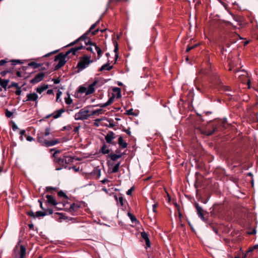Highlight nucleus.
<instances>
[{
  "instance_id": "nucleus-20",
  "label": "nucleus",
  "mask_w": 258,
  "mask_h": 258,
  "mask_svg": "<svg viewBox=\"0 0 258 258\" xmlns=\"http://www.w3.org/2000/svg\"><path fill=\"white\" fill-rule=\"evenodd\" d=\"M64 112H65V109L63 108H61L60 109L56 110L53 113H54L53 118L55 119V118H57L59 117L61 115V114Z\"/></svg>"
},
{
  "instance_id": "nucleus-55",
  "label": "nucleus",
  "mask_w": 258,
  "mask_h": 258,
  "mask_svg": "<svg viewBox=\"0 0 258 258\" xmlns=\"http://www.w3.org/2000/svg\"><path fill=\"white\" fill-rule=\"evenodd\" d=\"M196 46V45H194L192 46H188L186 49V52H188L194 48H195Z\"/></svg>"
},
{
  "instance_id": "nucleus-44",
  "label": "nucleus",
  "mask_w": 258,
  "mask_h": 258,
  "mask_svg": "<svg viewBox=\"0 0 258 258\" xmlns=\"http://www.w3.org/2000/svg\"><path fill=\"white\" fill-rule=\"evenodd\" d=\"M113 91L114 92H117L118 93V95H117V98H119V97H121L120 89V88H117V87L114 88H113Z\"/></svg>"
},
{
  "instance_id": "nucleus-51",
  "label": "nucleus",
  "mask_w": 258,
  "mask_h": 258,
  "mask_svg": "<svg viewBox=\"0 0 258 258\" xmlns=\"http://www.w3.org/2000/svg\"><path fill=\"white\" fill-rule=\"evenodd\" d=\"M61 94H62V92L58 90V91H57V92L56 93V101H57V100L60 97Z\"/></svg>"
},
{
  "instance_id": "nucleus-3",
  "label": "nucleus",
  "mask_w": 258,
  "mask_h": 258,
  "mask_svg": "<svg viewBox=\"0 0 258 258\" xmlns=\"http://www.w3.org/2000/svg\"><path fill=\"white\" fill-rule=\"evenodd\" d=\"M52 151H54V153L53 154L54 161L59 165V166H56L55 169L56 170H60L62 169L63 167L66 168L67 164H70L73 162L74 158L70 154L64 153L62 154L63 156L62 157L61 155L60 156H58V154H60L61 152L60 150L53 149L51 150V152Z\"/></svg>"
},
{
  "instance_id": "nucleus-21",
  "label": "nucleus",
  "mask_w": 258,
  "mask_h": 258,
  "mask_svg": "<svg viewBox=\"0 0 258 258\" xmlns=\"http://www.w3.org/2000/svg\"><path fill=\"white\" fill-rule=\"evenodd\" d=\"M9 82V80H4L0 78V86L5 89V90H7V87Z\"/></svg>"
},
{
  "instance_id": "nucleus-10",
  "label": "nucleus",
  "mask_w": 258,
  "mask_h": 258,
  "mask_svg": "<svg viewBox=\"0 0 258 258\" xmlns=\"http://www.w3.org/2000/svg\"><path fill=\"white\" fill-rule=\"evenodd\" d=\"M80 40H84L86 45L87 46L86 49L88 51H90L93 54H95V50L94 49V45H96L95 43L92 42L91 40L88 37L83 38V39H80Z\"/></svg>"
},
{
  "instance_id": "nucleus-60",
  "label": "nucleus",
  "mask_w": 258,
  "mask_h": 258,
  "mask_svg": "<svg viewBox=\"0 0 258 258\" xmlns=\"http://www.w3.org/2000/svg\"><path fill=\"white\" fill-rule=\"evenodd\" d=\"M224 90L225 91H231V89L228 86H224Z\"/></svg>"
},
{
  "instance_id": "nucleus-25",
  "label": "nucleus",
  "mask_w": 258,
  "mask_h": 258,
  "mask_svg": "<svg viewBox=\"0 0 258 258\" xmlns=\"http://www.w3.org/2000/svg\"><path fill=\"white\" fill-rule=\"evenodd\" d=\"M26 249L24 246L21 245L20 246V258H24L26 255Z\"/></svg>"
},
{
  "instance_id": "nucleus-26",
  "label": "nucleus",
  "mask_w": 258,
  "mask_h": 258,
  "mask_svg": "<svg viewBox=\"0 0 258 258\" xmlns=\"http://www.w3.org/2000/svg\"><path fill=\"white\" fill-rule=\"evenodd\" d=\"M127 216L129 217L133 223H138L139 222V221L137 220L135 216L133 214L128 212L127 213Z\"/></svg>"
},
{
  "instance_id": "nucleus-16",
  "label": "nucleus",
  "mask_w": 258,
  "mask_h": 258,
  "mask_svg": "<svg viewBox=\"0 0 258 258\" xmlns=\"http://www.w3.org/2000/svg\"><path fill=\"white\" fill-rule=\"evenodd\" d=\"M141 235L142 238H143L145 241L146 246L150 247L151 243L150 239L148 237V234H147V233H146L145 231H143L141 232Z\"/></svg>"
},
{
  "instance_id": "nucleus-50",
  "label": "nucleus",
  "mask_w": 258,
  "mask_h": 258,
  "mask_svg": "<svg viewBox=\"0 0 258 258\" xmlns=\"http://www.w3.org/2000/svg\"><path fill=\"white\" fill-rule=\"evenodd\" d=\"M253 249H258V244H256V245H254V247L253 248H249L248 250L247 251V253H248V252L252 251Z\"/></svg>"
},
{
  "instance_id": "nucleus-54",
  "label": "nucleus",
  "mask_w": 258,
  "mask_h": 258,
  "mask_svg": "<svg viewBox=\"0 0 258 258\" xmlns=\"http://www.w3.org/2000/svg\"><path fill=\"white\" fill-rule=\"evenodd\" d=\"M12 62H13V64L15 65L17 63H22L20 61V60L19 59H17V60H12Z\"/></svg>"
},
{
  "instance_id": "nucleus-41",
  "label": "nucleus",
  "mask_w": 258,
  "mask_h": 258,
  "mask_svg": "<svg viewBox=\"0 0 258 258\" xmlns=\"http://www.w3.org/2000/svg\"><path fill=\"white\" fill-rule=\"evenodd\" d=\"M13 114V112L9 111L8 109L5 110V115L8 118H10Z\"/></svg>"
},
{
  "instance_id": "nucleus-49",
  "label": "nucleus",
  "mask_w": 258,
  "mask_h": 258,
  "mask_svg": "<svg viewBox=\"0 0 258 258\" xmlns=\"http://www.w3.org/2000/svg\"><path fill=\"white\" fill-rule=\"evenodd\" d=\"M44 212H46V213H47V215H51L53 213V210L52 209H47L46 210L45 209V210H44Z\"/></svg>"
},
{
  "instance_id": "nucleus-8",
  "label": "nucleus",
  "mask_w": 258,
  "mask_h": 258,
  "mask_svg": "<svg viewBox=\"0 0 258 258\" xmlns=\"http://www.w3.org/2000/svg\"><path fill=\"white\" fill-rule=\"evenodd\" d=\"M92 62L93 60L91 59V56H84L80 58V61L78 63L77 68L79 70L82 71L88 67Z\"/></svg>"
},
{
  "instance_id": "nucleus-15",
  "label": "nucleus",
  "mask_w": 258,
  "mask_h": 258,
  "mask_svg": "<svg viewBox=\"0 0 258 258\" xmlns=\"http://www.w3.org/2000/svg\"><path fill=\"white\" fill-rule=\"evenodd\" d=\"M238 36V35L236 34L232 33V34H230L229 36V40L228 42H226V44H225L226 46L228 47L230 46L231 44L235 43L236 42V38L231 39L230 38L237 37Z\"/></svg>"
},
{
  "instance_id": "nucleus-37",
  "label": "nucleus",
  "mask_w": 258,
  "mask_h": 258,
  "mask_svg": "<svg viewBox=\"0 0 258 258\" xmlns=\"http://www.w3.org/2000/svg\"><path fill=\"white\" fill-rule=\"evenodd\" d=\"M57 189L56 187H51V186H47L45 188V191L52 192V191H53V190L56 191Z\"/></svg>"
},
{
  "instance_id": "nucleus-42",
  "label": "nucleus",
  "mask_w": 258,
  "mask_h": 258,
  "mask_svg": "<svg viewBox=\"0 0 258 258\" xmlns=\"http://www.w3.org/2000/svg\"><path fill=\"white\" fill-rule=\"evenodd\" d=\"M87 88L84 86H80L79 91L81 93H85L86 94Z\"/></svg>"
},
{
  "instance_id": "nucleus-45",
  "label": "nucleus",
  "mask_w": 258,
  "mask_h": 258,
  "mask_svg": "<svg viewBox=\"0 0 258 258\" xmlns=\"http://www.w3.org/2000/svg\"><path fill=\"white\" fill-rule=\"evenodd\" d=\"M19 84L15 82H12L11 85L9 86V88H10L11 87H15V88H19Z\"/></svg>"
},
{
  "instance_id": "nucleus-14",
  "label": "nucleus",
  "mask_w": 258,
  "mask_h": 258,
  "mask_svg": "<svg viewBox=\"0 0 258 258\" xmlns=\"http://www.w3.org/2000/svg\"><path fill=\"white\" fill-rule=\"evenodd\" d=\"M38 97V96L37 94L35 93H29L27 95V99L26 101H24V102L27 101H35L36 102H37Z\"/></svg>"
},
{
  "instance_id": "nucleus-33",
  "label": "nucleus",
  "mask_w": 258,
  "mask_h": 258,
  "mask_svg": "<svg viewBox=\"0 0 258 258\" xmlns=\"http://www.w3.org/2000/svg\"><path fill=\"white\" fill-rule=\"evenodd\" d=\"M102 109H97L96 110H94L92 111V112L91 113V115L92 116L96 114H101L102 113Z\"/></svg>"
},
{
  "instance_id": "nucleus-31",
  "label": "nucleus",
  "mask_w": 258,
  "mask_h": 258,
  "mask_svg": "<svg viewBox=\"0 0 258 258\" xmlns=\"http://www.w3.org/2000/svg\"><path fill=\"white\" fill-rule=\"evenodd\" d=\"M210 228L212 229V230L217 234L218 233V229L213 224V223H210L209 221V223H208Z\"/></svg>"
},
{
  "instance_id": "nucleus-22",
  "label": "nucleus",
  "mask_w": 258,
  "mask_h": 258,
  "mask_svg": "<svg viewBox=\"0 0 258 258\" xmlns=\"http://www.w3.org/2000/svg\"><path fill=\"white\" fill-rule=\"evenodd\" d=\"M48 87V85H43L38 87L36 90L37 93L41 94L44 91L46 90Z\"/></svg>"
},
{
  "instance_id": "nucleus-13",
  "label": "nucleus",
  "mask_w": 258,
  "mask_h": 258,
  "mask_svg": "<svg viewBox=\"0 0 258 258\" xmlns=\"http://www.w3.org/2000/svg\"><path fill=\"white\" fill-rule=\"evenodd\" d=\"M98 81H95L92 84H90L87 88L86 95H88L92 94L95 91V86L97 84Z\"/></svg>"
},
{
  "instance_id": "nucleus-47",
  "label": "nucleus",
  "mask_w": 258,
  "mask_h": 258,
  "mask_svg": "<svg viewBox=\"0 0 258 258\" xmlns=\"http://www.w3.org/2000/svg\"><path fill=\"white\" fill-rule=\"evenodd\" d=\"M21 92L22 91L21 90V87H20L19 86V88H17V90L15 92V94L17 95H20L21 94Z\"/></svg>"
},
{
  "instance_id": "nucleus-6",
  "label": "nucleus",
  "mask_w": 258,
  "mask_h": 258,
  "mask_svg": "<svg viewBox=\"0 0 258 258\" xmlns=\"http://www.w3.org/2000/svg\"><path fill=\"white\" fill-rule=\"evenodd\" d=\"M99 22H100V19H99L96 23H95L94 24L92 25V26L89 28V29L85 34H84L82 36H81L79 38L76 40L74 42L71 43L70 44V45H72L76 43L77 42H78L80 40V39H83V38H85L86 37H88V35L90 33H91L92 35L96 34L99 31H100V30L99 29H97L96 30L93 31H92V30H93L97 26V24L99 23ZM105 30H106V29H103V30H101L100 31L103 32Z\"/></svg>"
},
{
  "instance_id": "nucleus-7",
  "label": "nucleus",
  "mask_w": 258,
  "mask_h": 258,
  "mask_svg": "<svg viewBox=\"0 0 258 258\" xmlns=\"http://www.w3.org/2000/svg\"><path fill=\"white\" fill-rule=\"evenodd\" d=\"M195 208L196 209L197 215L199 217L206 223H209L208 215L209 213L204 211L202 207L197 203H195Z\"/></svg>"
},
{
  "instance_id": "nucleus-56",
  "label": "nucleus",
  "mask_w": 258,
  "mask_h": 258,
  "mask_svg": "<svg viewBox=\"0 0 258 258\" xmlns=\"http://www.w3.org/2000/svg\"><path fill=\"white\" fill-rule=\"evenodd\" d=\"M12 129L14 131H16L17 130H18L19 128L15 123H14L12 125Z\"/></svg>"
},
{
  "instance_id": "nucleus-2",
  "label": "nucleus",
  "mask_w": 258,
  "mask_h": 258,
  "mask_svg": "<svg viewBox=\"0 0 258 258\" xmlns=\"http://www.w3.org/2000/svg\"><path fill=\"white\" fill-rule=\"evenodd\" d=\"M37 140L39 143L45 145H55L61 143V139L54 138L53 132H51L49 127H46L44 131L38 132Z\"/></svg>"
},
{
  "instance_id": "nucleus-34",
  "label": "nucleus",
  "mask_w": 258,
  "mask_h": 258,
  "mask_svg": "<svg viewBox=\"0 0 258 258\" xmlns=\"http://www.w3.org/2000/svg\"><path fill=\"white\" fill-rule=\"evenodd\" d=\"M29 66L32 67L33 69H37L41 66L40 64L37 63L35 62H31L28 64Z\"/></svg>"
},
{
  "instance_id": "nucleus-29",
  "label": "nucleus",
  "mask_w": 258,
  "mask_h": 258,
  "mask_svg": "<svg viewBox=\"0 0 258 258\" xmlns=\"http://www.w3.org/2000/svg\"><path fill=\"white\" fill-rule=\"evenodd\" d=\"M114 198L117 202H118V201H119V203L121 206H123L124 202H126V201L124 200L122 196L119 197L118 199L117 197L116 196H114Z\"/></svg>"
},
{
  "instance_id": "nucleus-19",
  "label": "nucleus",
  "mask_w": 258,
  "mask_h": 258,
  "mask_svg": "<svg viewBox=\"0 0 258 258\" xmlns=\"http://www.w3.org/2000/svg\"><path fill=\"white\" fill-rule=\"evenodd\" d=\"M114 134L112 132H109L105 136L106 142L108 144H112V140L115 138Z\"/></svg>"
},
{
  "instance_id": "nucleus-36",
  "label": "nucleus",
  "mask_w": 258,
  "mask_h": 258,
  "mask_svg": "<svg viewBox=\"0 0 258 258\" xmlns=\"http://www.w3.org/2000/svg\"><path fill=\"white\" fill-rule=\"evenodd\" d=\"M65 102L66 104L70 105L72 103L73 100L70 97V96L69 94H68V97L65 98Z\"/></svg>"
},
{
  "instance_id": "nucleus-12",
  "label": "nucleus",
  "mask_w": 258,
  "mask_h": 258,
  "mask_svg": "<svg viewBox=\"0 0 258 258\" xmlns=\"http://www.w3.org/2000/svg\"><path fill=\"white\" fill-rule=\"evenodd\" d=\"M44 73L43 72H40L37 74L34 78H33L30 82L32 84L37 83L41 81H42L44 77Z\"/></svg>"
},
{
  "instance_id": "nucleus-28",
  "label": "nucleus",
  "mask_w": 258,
  "mask_h": 258,
  "mask_svg": "<svg viewBox=\"0 0 258 258\" xmlns=\"http://www.w3.org/2000/svg\"><path fill=\"white\" fill-rule=\"evenodd\" d=\"M94 49L95 50V52H96L98 54V59H99L102 54V50L100 49V47L97 46V45H94Z\"/></svg>"
},
{
  "instance_id": "nucleus-61",
  "label": "nucleus",
  "mask_w": 258,
  "mask_h": 258,
  "mask_svg": "<svg viewBox=\"0 0 258 258\" xmlns=\"http://www.w3.org/2000/svg\"><path fill=\"white\" fill-rule=\"evenodd\" d=\"M72 168L76 172H78L79 171V167H77L76 166H74Z\"/></svg>"
},
{
  "instance_id": "nucleus-39",
  "label": "nucleus",
  "mask_w": 258,
  "mask_h": 258,
  "mask_svg": "<svg viewBox=\"0 0 258 258\" xmlns=\"http://www.w3.org/2000/svg\"><path fill=\"white\" fill-rule=\"evenodd\" d=\"M118 145H127V143L123 142V139L121 137H119L118 139Z\"/></svg>"
},
{
  "instance_id": "nucleus-43",
  "label": "nucleus",
  "mask_w": 258,
  "mask_h": 258,
  "mask_svg": "<svg viewBox=\"0 0 258 258\" xmlns=\"http://www.w3.org/2000/svg\"><path fill=\"white\" fill-rule=\"evenodd\" d=\"M26 214H27V215L33 218L34 219L36 218L35 214L32 211H28L27 212Z\"/></svg>"
},
{
  "instance_id": "nucleus-48",
  "label": "nucleus",
  "mask_w": 258,
  "mask_h": 258,
  "mask_svg": "<svg viewBox=\"0 0 258 258\" xmlns=\"http://www.w3.org/2000/svg\"><path fill=\"white\" fill-rule=\"evenodd\" d=\"M134 187L133 186L132 187H131L130 189H129L126 191V195H132L133 191L134 190Z\"/></svg>"
},
{
  "instance_id": "nucleus-17",
  "label": "nucleus",
  "mask_w": 258,
  "mask_h": 258,
  "mask_svg": "<svg viewBox=\"0 0 258 258\" xmlns=\"http://www.w3.org/2000/svg\"><path fill=\"white\" fill-rule=\"evenodd\" d=\"M108 157H109L112 161H116L118 159L122 157V154H116L112 152L108 155Z\"/></svg>"
},
{
  "instance_id": "nucleus-46",
  "label": "nucleus",
  "mask_w": 258,
  "mask_h": 258,
  "mask_svg": "<svg viewBox=\"0 0 258 258\" xmlns=\"http://www.w3.org/2000/svg\"><path fill=\"white\" fill-rule=\"evenodd\" d=\"M115 153L116 154H122V156L124 155L127 154V153L125 151L123 152H121V149L116 150Z\"/></svg>"
},
{
  "instance_id": "nucleus-11",
  "label": "nucleus",
  "mask_w": 258,
  "mask_h": 258,
  "mask_svg": "<svg viewBox=\"0 0 258 258\" xmlns=\"http://www.w3.org/2000/svg\"><path fill=\"white\" fill-rule=\"evenodd\" d=\"M82 203L77 202L72 204L69 209V211L71 213L72 215H75L76 212L81 208Z\"/></svg>"
},
{
  "instance_id": "nucleus-23",
  "label": "nucleus",
  "mask_w": 258,
  "mask_h": 258,
  "mask_svg": "<svg viewBox=\"0 0 258 258\" xmlns=\"http://www.w3.org/2000/svg\"><path fill=\"white\" fill-rule=\"evenodd\" d=\"M113 68L112 66H110L108 63L103 64L100 68V71H102L103 70L110 71Z\"/></svg>"
},
{
  "instance_id": "nucleus-58",
  "label": "nucleus",
  "mask_w": 258,
  "mask_h": 258,
  "mask_svg": "<svg viewBox=\"0 0 258 258\" xmlns=\"http://www.w3.org/2000/svg\"><path fill=\"white\" fill-rule=\"evenodd\" d=\"M52 81L55 84H58L60 82V80L58 79H53Z\"/></svg>"
},
{
  "instance_id": "nucleus-35",
  "label": "nucleus",
  "mask_w": 258,
  "mask_h": 258,
  "mask_svg": "<svg viewBox=\"0 0 258 258\" xmlns=\"http://www.w3.org/2000/svg\"><path fill=\"white\" fill-rule=\"evenodd\" d=\"M107 146H102L101 148V152L104 154H108L110 152V151L109 149L107 148Z\"/></svg>"
},
{
  "instance_id": "nucleus-18",
  "label": "nucleus",
  "mask_w": 258,
  "mask_h": 258,
  "mask_svg": "<svg viewBox=\"0 0 258 258\" xmlns=\"http://www.w3.org/2000/svg\"><path fill=\"white\" fill-rule=\"evenodd\" d=\"M46 198H47V202L52 205V206H56L57 204V203L56 202L55 199L54 198L51 196V195H46Z\"/></svg>"
},
{
  "instance_id": "nucleus-1",
  "label": "nucleus",
  "mask_w": 258,
  "mask_h": 258,
  "mask_svg": "<svg viewBox=\"0 0 258 258\" xmlns=\"http://www.w3.org/2000/svg\"><path fill=\"white\" fill-rule=\"evenodd\" d=\"M226 121L227 119L225 118L222 121H218L213 124H205L203 123V120L201 116L198 115L194 118L192 125L196 133L209 136L212 135L214 133L223 131L225 128Z\"/></svg>"
},
{
  "instance_id": "nucleus-63",
  "label": "nucleus",
  "mask_w": 258,
  "mask_h": 258,
  "mask_svg": "<svg viewBox=\"0 0 258 258\" xmlns=\"http://www.w3.org/2000/svg\"><path fill=\"white\" fill-rule=\"evenodd\" d=\"M133 109H129L127 111V114H129V115H132L133 114Z\"/></svg>"
},
{
  "instance_id": "nucleus-52",
  "label": "nucleus",
  "mask_w": 258,
  "mask_h": 258,
  "mask_svg": "<svg viewBox=\"0 0 258 258\" xmlns=\"http://www.w3.org/2000/svg\"><path fill=\"white\" fill-rule=\"evenodd\" d=\"M43 199H39L38 200V202L39 203V204H40V207L41 208V209L42 210H43V211L45 210V209L43 208V205H42V200H43Z\"/></svg>"
},
{
  "instance_id": "nucleus-62",
  "label": "nucleus",
  "mask_w": 258,
  "mask_h": 258,
  "mask_svg": "<svg viewBox=\"0 0 258 258\" xmlns=\"http://www.w3.org/2000/svg\"><path fill=\"white\" fill-rule=\"evenodd\" d=\"M26 139L28 141H32L34 140L33 138L31 136H27Z\"/></svg>"
},
{
  "instance_id": "nucleus-24",
  "label": "nucleus",
  "mask_w": 258,
  "mask_h": 258,
  "mask_svg": "<svg viewBox=\"0 0 258 258\" xmlns=\"http://www.w3.org/2000/svg\"><path fill=\"white\" fill-rule=\"evenodd\" d=\"M113 100V98H110L106 103L100 104L97 105V106H100V107H102V108L106 107V106H108L112 102Z\"/></svg>"
},
{
  "instance_id": "nucleus-4",
  "label": "nucleus",
  "mask_w": 258,
  "mask_h": 258,
  "mask_svg": "<svg viewBox=\"0 0 258 258\" xmlns=\"http://www.w3.org/2000/svg\"><path fill=\"white\" fill-rule=\"evenodd\" d=\"M83 48V46H79L71 48L69 50L67 51L65 54L60 53L55 57L54 61H58V63L55 66V70H57L63 66L66 62V58L71 54V56H73L76 55V52L81 50Z\"/></svg>"
},
{
  "instance_id": "nucleus-38",
  "label": "nucleus",
  "mask_w": 258,
  "mask_h": 258,
  "mask_svg": "<svg viewBox=\"0 0 258 258\" xmlns=\"http://www.w3.org/2000/svg\"><path fill=\"white\" fill-rule=\"evenodd\" d=\"M57 195L59 197H63L66 199H68V197L67 196V195L65 193H64L62 190H60L59 191H58Z\"/></svg>"
},
{
  "instance_id": "nucleus-27",
  "label": "nucleus",
  "mask_w": 258,
  "mask_h": 258,
  "mask_svg": "<svg viewBox=\"0 0 258 258\" xmlns=\"http://www.w3.org/2000/svg\"><path fill=\"white\" fill-rule=\"evenodd\" d=\"M120 165V162H118L117 163H116L111 171V173H116L119 171V167Z\"/></svg>"
},
{
  "instance_id": "nucleus-9",
  "label": "nucleus",
  "mask_w": 258,
  "mask_h": 258,
  "mask_svg": "<svg viewBox=\"0 0 258 258\" xmlns=\"http://www.w3.org/2000/svg\"><path fill=\"white\" fill-rule=\"evenodd\" d=\"M91 116V113H89V111L88 109L86 108H82L80 110L79 112L75 114V118L77 120H84L87 119Z\"/></svg>"
},
{
  "instance_id": "nucleus-40",
  "label": "nucleus",
  "mask_w": 258,
  "mask_h": 258,
  "mask_svg": "<svg viewBox=\"0 0 258 258\" xmlns=\"http://www.w3.org/2000/svg\"><path fill=\"white\" fill-rule=\"evenodd\" d=\"M55 214L58 215L60 216L59 218L61 219H69V218L68 216H66L64 214L62 213H56Z\"/></svg>"
},
{
  "instance_id": "nucleus-30",
  "label": "nucleus",
  "mask_w": 258,
  "mask_h": 258,
  "mask_svg": "<svg viewBox=\"0 0 258 258\" xmlns=\"http://www.w3.org/2000/svg\"><path fill=\"white\" fill-rule=\"evenodd\" d=\"M47 215V213L46 212L44 211H37L35 213L36 218L39 217L45 216Z\"/></svg>"
},
{
  "instance_id": "nucleus-59",
  "label": "nucleus",
  "mask_w": 258,
  "mask_h": 258,
  "mask_svg": "<svg viewBox=\"0 0 258 258\" xmlns=\"http://www.w3.org/2000/svg\"><path fill=\"white\" fill-rule=\"evenodd\" d=\"M157 204H154L153 205V211L154 212V213H156L157 212V211L156 210V208H157Z\"/></svg>"
},
{
  "instance_id": "nucleus-64",
  "label": "nucleus",
  "mask_w": 258,
  "mask_h": 258,
  "mask_svg": "<svg viewBox=\"0 0 258 258\" xmlns=\"http://www.w3.org/2000/svg\"><path fill=\"white\" fill-rule=\"evenodd\" d=\"M25 133H26V131H25V130H20V134L21 136H22V135H24V134H25Z\"/></svg>"
},
{
  "instance_id": "nucleus-53",
  "label": "nucleus",
  "mask_w": 258,
  "mask_h": 258,
  "mask_svg": "<svg viewBox=\"0 0 258 258\" xmlns=\"http://www.w3.org/2000/svg\"><path fill=\"white\" fill-rule=\"evenodd\" d=\"M114 45L115 46V48H114V51L115 52H117V51H118V44H117V43L116 41H115L114 42Z\"/></svg>"
},
{
  "instance_id": "nucleus-5",
  "label": "nucleus",
  "mask_w": 258,
  "mask_h": 258,
  "mask_svg": "<svg viewBox=\"0 0 258 258\" xmlns=\"http://www.w3.org/2000/svg\"><path fill=\"white\" fill-rule=\"evenodd\" d=\"M210 210V215L214 218H220L224 214V208L222 204H215Z\"/></svg>"
},
{
  "instance_id": "nucleus-32",
  "label": "nucleus",
  "mask_w": 258,
  "mask_h": 258,
  "mask_svg": "<svg viewBox=\"0 0 258 258\" xmlns=\"http://www.w3.org/2000/svg\"><path fill=\"white\" fill-rule=\"evenodd\" d=\"M101 171L100 170H98V168H94L93 171L92 172V174L94 175H96L97 177H99L100 176Z\"/></svg>"
},
{
  "instance_id": "nucleus-57",
  "label": "nucleus",
  "mask_w": 258,
  "mask_h": 258,
  "mask_svg": "<svg viewBox=\"0 0 258 258\" xmlns=\"http://www.w3.org/2000/svg\"><path fill=\"white\" fill-rule=\"evenodd\" d=\"M7 61L5 59H2L0 60V66H4L6 64Z\"/></svg>"
}]
</instances>
